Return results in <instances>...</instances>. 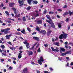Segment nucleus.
<instances>
[{
	"instance_id": "12",
	"label": "nucleus",
	"mask_w": 73,
	"mask_h": 73,
	"mask_svg": "<svg viewBox=\"0 0 73 73\" xmlns=\"http://www.w3.org/2000/svg\"><path fill=\"white\" fill-rule=\"evenodd\" d=\"M69 14V12H66L63 14V16L65 17L66 16H67Z\"/></svg>"
},
{
	"instance_id": "40",
	"label": "nucleus",
	"mask_w": 73,
	"mask_h": 73,
	"mask_svg": "<svg viewBox=\"0 0 73 73\" xmlns=\"http://www.w3.org/2000/svg\"><path fill=\"white\" fill-rule=\"evenodd\" d=\"M57 11H58L59 12H62V10L61 9H58Z\"/></svg>"
},
{
	"instance_id": "9",
	"label": "nucleus",
	"mask_w": 73,
	"mask_h": 73,
	"mask_svg": "<svg viewBox=\"0 0 73 73\" xmlns=\"http://www.w3.org/2000/svg\"><path fill=\"white\" fill-rule=\"evenodd\" d=\"M28 53V54L29 55V56H30L31 55H32L33 54V52L32 51H29L28 50H27Z\"/></svg>"
},
{
	"instance_id": "13",
	"label": "nucleus",
	"mask_w": 73,
	"mask_h": 73,
	"mask_svg": "<svg viewBox=\"0 0 73 73\" xmlns=\"http://www.w3.org/2000/svg\"><path fill=\"white\" fill-rule=\"evenodd\" d=\"M38 24H40L42 23V21L41 20H39L36 22Z\"/></svg>"
},
{
	"instance_id": "21",
	"label": "nucleus",
	"mask_w": 73,
	"mask_h": 73,
	"mask_svg": "<svg viewBox=\"0 0 73 73\" xmlns=\"http://www.w3.org/2000/svg\"><path fill=\"white\" fill-rule=\"evenodd\" d=\"M15 17H20V15L19 14L18 15L16 14L15 15Z\"/></svg>"
},
{
	"instance_id": "19",
	"label": "nucleus",
	"mask_w": 73,
	"mask_h": 73,
	"mask_svg": "<svg viewBox=\"0 0 73 73\" xmlns=\"http://www.w3.org/2000/svg\"><path fill=\"white\" fill-rule=\"evenodd\" d=\"M59 38L60 39L63 38V34H61L59 36Z\"/></svg>"
},
{
	"instance_id": "20",
	"label": "nucleus",
	"mask_w": 73,
	"mask_h": 73,
	"mask_svg": "<svg viewBox=\"0 0 73 73\" xmlns=\"http://www.w3.org/2000/svg\"><path fill=\"white\" fill-rule=\"evenodd\" d=\"M21 32L23 34H26L25 31V29H23V30L21 31Z\"/></svg>"
},
{
	"instance_id": "23",
	"label": "nucleus",
	"mask_w": 73,
	"mask_h": 73,
	"mask_svg": "<svg viewBox=\"0 0 73 73\" xmlns=\"http://www.w3.org/2000/svg\"><path fill=\"white\" fill-rule=\"evenodd\" d=\"M9 48L10 49H11V50H15V49H16V48L14 47H9Z\"/></svg>"
},
{
	"instance_id": "29",
	"label": "nucleus",
	"mask_w": 73,
	"mask_h": 73,
	"mask_svg": "<svg viewBox=\"0 0 73 73\" xmlns=\"http://www.w3.org/2000/svg\"><path fill=\"white\" fill-rule=\"evenodd\" d=\"M23 21H26V19H25V17H23Z\"/></svg>"
},
{
	"instance_id": "38",
	"label": "nucleus",
	"mask_w": 73,
	"mask_h": 73,
	"mask_svg": "<svg viewBox=\"0 0 73 73\" xmlns=\"http://www.w3.org/2000/svg\"><path fill=\"white\" fill-rule=\"evenodd\" d=\"M1 48L2 49H4V48H5V46L4 45H2L1 46Z\"/></svg>"
},
{
	"instance_id": "47",
	"label": "nucleus",
	"mask_w": 73,
	"mask_h": 73,
	"mask_svg": "<svg viewBox=\"0 0 73 73\" xmlns=\"http://www.w3.org/2000/svg\"><path fill=\"white\" fill-rule=\"evenodd\" d=\"M49 69H50V70H51V71H52L53 70V69L52 68L50 67L49 68Z\"/></svg>"
},
{
	"instance_id": "17",
	"label": "nucleus",
	"mask_w": 73,
	"mask_h": 73,
	"mask_svg": "<svg viewBox=\"0 0 73 73\" xmlns=\"http://www.w3.org/2000/svg\"><path fill=\"white\" fill-rule=\"evenodd\" d=\"M54 44L55 45H57V46H60V44H59V42H56L54 43Z\"/></svg>"
},
{
	"instance_id": "49",
	"label": "nucleus",
	"mask_w": 73,
	"mask_h": 73,
	"mask_svg": "<svg viewBox=\"0 0 73 73\" xmlns=\"http://www.w3.org/2000/svg\"><path fill=\"white\" fill-rule=\"evenodd\" d=\"M51 49H52V51H54V48H53V47H51Z\"/></svg>"
},
{
	"instance_id": "32",
	"label": "nucleus",
	"mask_w": 73,
	"mask_h": 73,
	"mask_svg": "<svg viewBox=\"0 0 73 73\" xmlns=\"http://www.w3.org/2000/svg\"><path fill=\"white\" fill-rule=\"evenodd\" d=\"M10 30V28H8L6 29H5V31H9Z\"/></svg>"
},
{
	"instance_id": "34",
	"label": "nucleus",
	"mask_w": 73,
	"mask_h": 73,
	"mask_svg": "<svg viewBox=\"0 0 73 73\" xmlns=\"http://www.w3.org/2000/svg\"><path fill=\"white\" fill-rule=\"evenodd\" d=\"M9 33V32L6 31H5L4 32V34H5V35H6V34H8V33Z\"/></svg>"
},
{
	"instance_id": "42",
	"label": "nucleus",
	"mask_w": 73,
	"mask_h": 73,
	"mask_svg": "<svg viewBox=\"0 0 73 73\" xmlns=\"http://www.w3.org/2000/svg\"><path fill=\"white\" fill-rule=\"evenodd\" d=\"M69 19L68 18H67L65 20V21H66V22H68V21H69Z\"/></svg>"
},
{
	"instance_id": "46",
	"label": "nucleus",
	"mask_w": 73,
	"mask_h": 73,
	"mask_svg": "<svg viewBox=\"0 0 73 73\" xmlns=\"http://www.w3.org/2000/svg\"><path fill=\"white\" fill-rule=\"evenodd\" d=\"M8 44H10V45H12V44L11 43V42H7Z\"/></svg>"
},
{
	"instance_id": "64",
	"label": "nucleus",
	"mask_w": 73,
	"mask_h": 73,
	"mask_svg": "<svg viewBox=\"0 0 73 73\" xmlns=\"http://www.w3.org/2000/svg\"><path fill=\"white\" fill-rule=\"evenodd\" d=\"M44 73H48V71H44Z\"/></svg>"
},
{
	"instance_id": "52",
	"label": "nucleus",
	"mask_w": 73,
	"mask_h": 73,
	"mask_svg": "<svg viewBox=\"0 0 73 73\" xmlns=\"http://www.w3.org/2000/svg\"><path fill=\"white\" fill-rule=\"evenodd\" d=\"M67 7V5H65L63 7V8H66V7Z\"/></svg>"
},
{
	"instance_id": "10",
	"label": "nucleus",
	"mask_w": 73,
	"mask_h": 73,
	"mask_svg": "<svg viewBox=\"0 0 73 73\" xmlns=\"http://www.w3.org/2000/svg\"><path fill=\"white\" fill-rule=\"evenodd\" d=\"M12 10H13V11H14V13L15 14H17V12L16 11H17L16 9L14 7H12Z\"/></svg>"
},
{
	"instance_id": "15",
	"label": "nucleus",
	"mask_w": 73,
	"mask_h": 73,
	"mask_svg": "<svg viewBox=\"0 0 73 73\" xmlns=\"http://www.w3.org/2000/svg\"><path fill=\"white\" fill-rule=\"evenodd\" d=\"M38 3V2L37 1H33V4H37Z\"/></svg>"
},
{
	"instance_id": "63",
	"label": "nucleus",
	"mask_w": 73,
	"mask_h": 73,
	"mask_svg": "<svg viewBox=\"0 0 73 73\" xmlns=\"http://www.w3.org/2000/svg\"><path fill=\"white\" fill-rule=\"evenodd\" d=\"M68 30L69 31V29H70V26L69 25L68 26Z\"/></svg>"
},
{
	"instance_id": "30",
	"label": "nucleus",
	"mask_w": 73,
	"mask_h": 73,
	"mask_svg": "<svg viewBox=\"0 0 73 73\" xmlns=\"http://www.w3.org/2000/svg\"><path fill=\"white\" fill-rule=\"evenodd\" d=\"M5 13L7 16H9V13L7 11H5Z\"/></svg>"
},
{
	"instance_id": "39",
	"label": "nucleus",
	"mask_w": 73,
	"mask_h": 73,
	"mask_svg": "<svg viewBox=\"0 0 73 73\" xmlns=\"http://www.w3.org/2000/svg\"><path fill=\"white\" fill-rule=\"evenodd\" d=\"M68 12H69V13L70 14V16H71V15H72V12L69 10L68 11Z\"/></svg>"
},
{
	"instance_id": "60",
	"label": "nucleus",
	"mask_w": 73,
	"mask_h": 73,
	"mask_svg": "<svg viewBox=\"0 0 73 73\" xmlns=\"http://www.w3.org/2000/svg\"><path fill=\"white\" fill-rule=\"evenodd\" d=\"M7 22H8V23H12V22L10 21H7Z\"/></svg>"
},
{
	"instance_id": "55",
	"label": "nucleus",
	"mask_w": 73,
	"mask_h": 73,
	"mask_svg": "<svg viewBox=\"0 0 73 73\" xmlns=\"http://www.w3.org/2000/svg\"><path fill=\"white\" fill-rule=\"evenodd\" d=\"M12 68L11 67V66H10L9 68V70H12Z\"/></svg>"
},
{
	"instance_id": "48",
	"label": "nucleus",
	"mask_w": 73,
	"mask_h": 73,
	"mask_svg": "<svg viewBox=\"0 0 73 73\" xmlns=\"http://www.w3.org/2000/svg\"><path fill=\"white\" fill-rule=\"evenodd\" d=\"M31 63L32 64V65H35V62L33 61L31 62Z\"/></svg>"
},
{
	"instance_id": "54",
	"label": "nucleus",
	"mask_w": 73,
	"mask_h": 73,
	"mask_svg": "<svg viewBox=\"0 0 73 73\" xmlns=\"http://www.w3.org/2000/svg\"><path fill=\"white\" fill-rule=\"evenodd\" d=\"M57 18H58V19H60L61 17H60V16H59V15H57L56 16Z\"/></svg>"
},
{
	"instance_id": "35",
	"label": "nucleus",
	"mask_w": 73,
	"mask_h": 73,
	"mask_svg": "<svg viewBox=\"0 0 73 73\" xmlns=\"http://www.w3.org/2000/svg\"><path fill=\"white\" fill-rule=\"evenodd\" d=\"M27 42H28V41L26 40L23 42V43L24 44H29L28 43H27Z\"/></svg>"
},
{
	"instance_id": "2",
	"label": "nucleus",
	"mask_w": 73,
	"mask_h": 73,
	"mask_svg": "<svg viewBox=\"0 0 73 73\" xmlns=\"http://www.w3.org/2000/svg\"><path fill=\"white\" fill-rule=\"evenodd\" d=\"M18 3L19 4V7H23V5H24V1L23 0H22V1L19 0L18 1Z\"/></svg>"
},
{
	"instance_id": "4",
	"label": "nucleus",
	"mask_w": 73,
	"mask_h": 73,
	"mask_svg": "<svg viewBox=\"0 0 73 73\" xmlns=\"http://www.w3.org/2000/svg\"><path fill=\"white\" fill-rule=\"evenodd\" d=\"M52 31L50 29H48L47 31V35L48 36L50 35V33H52Z\"/></svg>"
},
{
	"instance_id": "7",
	"label": "nucleus",
	"mask_w": 73,
	"mask_h": 73,
	"mask_svg": "<svg viewBox=\"0 0 73 73\" xmlns=\"http://www.w3.org/2000/svg\"><path fill=\"white\" fill-rule=\"evenodd\" d=\"M40 33L43 34V35H45L46 33V31L44 30H43L40 31Z\"/></svg>"
},
{
	"instance_id": "31",
	"label": "nucleus",
	"mask_w": 73,
	"mask_h": 73,
	"mask_svg": "<svg viewBox=\"0 0 73 73\" xmlns=\"http://www.w3.org/2000/svg\"><path fill=\"white\" fill-rule=\"evenodd\" d=\"M66 53H62L61 54V56H64L66 55Z\"/></svg>"
},
{
	"instance_id": "24",
	"label": "nucleus",
	"mask_w": 73,
	"mask_h": 73,
	"mask_svg": "<svg viewBox=\"0 0 73 73\" xmlns=\"http://www.w3.org/2000/svg\"><path fill=\"white\" fill-rule=\"evenodd\" d=\"M36 30L37 31H38L40 33V31H40V28H39L38 27H37L36 28Z\"/></svg>"
},
{
	"instance_id": "50",
	"label": "nucleus",
	"mask_w": 73,
	"mask_h": 73,
	"mask_svg": "<svg viewBox=\"0 0 73 73\" xmlns=\"http://www.w3.org/2000/svg\"><path fill=\"white\" fill-rule=\"evenodd\" d=\"M38 16H39V14H37L35 16V17H36Z\"/></svg>"
},
{
	"instance_id": "22",
	"label": "nucleus",
	"mask_w": 73,
	"mask_h": 73,
	"mask_svg": "<svg viewBox=\"0 0 73 73\" xmlns=\"http://www.w3.org/2000/svg\"><path fill=\"white\" fill-rule=\"evenodd\" d=\"M27 31H29V32H30V33H31V29H30L29 27H27Z\"/></svg>"
},
{
	"instance_id": "41",
	"label": "nucleus",
	"mask_w": 73,
	"mask_h": 73,
	"mask_svg": "<svg viewBox=\"0 0 73 73\" xmlns=\"http://www.w3.org/2000/svg\"><path fill=\"white\" fill-rule=\"evenodd\" d=\"M66 54H69V53H71V51H70L67 52L66 53Z\"/></svg>"
},
{
	"instance_id": "61",
	"label": "nucleus",
	"mask_w": 73,
	"mask_h": 73,
	"mask_svg": "<svg viewBox=\"0 0 73 73\" xmlns=\"http://www.w3.org/2000/svg\"><path fill=\"white\" fill-rule=\"evenodd\" d=\"M13 63L15 64H16V61H15V60H14L13 61Z\"/></svg>"
},
{
	"instance_id": "53",
	"label": "nucleus",
	"mask_w": 73,
	"mask_h": 73,
	"mask_svg": "<svg viewBox=\"0 0 73 73\" xmlns=\"http://www.w3.org/2000/svg\"><path fill=\"white\" fill-rule=\"evenodd\" d=\"M34 47H35L34 46H33L30 48V50H32V49H33L34 48Z\"/></svg>"
},
{
	"instance_id": "6",
	"label": "nucleus",
	"mask_w": 73,
	"mask_h": 73,
	"mask_svg": "<svg viewBox=\"0 0 73 73\" xmlns=\"http://www.w3.org/2000/svg\"><path fill=\"white\" fill-rule=\"evenodd\" d=\"M63 38L64 39H66V38L68 37V34H63Z\"/></svg>"
},
{
	"instance_id": "58",
	"label": "nucleus",
	"mask_w": 73,
	"mask_h": 73,
	"mask_svg": "<svg viewBox=\"0 0 73 73\" xmlns=\"http://www.w3.org/2000/svg\"><path fill=\"white\" fill-rule=\"evenodd\" d=\"M44 45L45 47H48V45L47 44H44Z\"/></svg>"
},
{
	"instance_id": "45",
	"label": "nucleus",
	"mask_w": 73,
	"mask_h": 73,
	"mask_svg": "<svg viewBox=\"0 0 73 73\" xmlns=\"http://www.w3.org/2000/svg\"><path fill=\"white\" fill-rule=\"evenodd\" d=\"M2 54L4 55L5 56H7V54H4L3 52L2 53Z\"/></svg>"
},
{
	"instance_id": "43",
	"label": "nucleus",
	"mask_w": 73,
	"mask_h": 73,
	"mask_svg": "<svg viewBox=\"0 0 73 73\" xmlns=\"http://www.w3.org/2000/svg\"><path fill=\"white\" fill-rule=\"evenodd\" d=\"M46 13V10L45 9L44 11V12H43V13H44V14H45V13Z\"/></svg>"
},
{
	"instance_id": "11",
	"label": "nucleus",
	"mask_w": 73,
	"mask_h": 73,
	"mask_svg": "<svg viewBox=\"0 0 73 73\" xmlns=\"http://www.w3.org/2000/svg\"><path fill=\"white\" fill-rule=\"evenodd\" d=\"M57 24L58 25V28H61V27L62 26V25H61L62 23H57Z\"/></svg>"
},
{
	"instance_id": "14",
	"label": "nucleus",
	"mask_w": 73,
	"mask_h": 73,
	"mask_svg": "<svg viewBox=\"0 0 73 73\" xmlns=\"http://www.w3.org/2000/svg\"><path fill=\"white\" fill-rule=\"evenodd\" d=\"M40 61H41V62H43L44 61H45V60H44V59L43 58V57L42 56H41L40 57Z\"/></svg>"
},
{
	"instance_id": "16",
	"label": "nucleus",
	"mask_w": 73,
	"mask_h": 73,
	"mask_svg": "<svg viewBox=\"0 0 73 73\" xmlns=\"http://www.w3.org/2000/svg\"><path fill=\"white\" fill-rule=\"evenodd\" d=\"M33 0H28L27 1V2L30 5H31V2L32 1H33Z\"/></svg>"
},
{
	"instance_id": "3",
	"label": "nucleus",
	"mask_w": 73,
	"mask_h": 73,
	"mask_svg": "<svg viewBox=\"0 0 73 73\" xmlns=\"http://www.w3.org/2000/svg\"><path fill=\"white\" fill-rule=\"evenodd\" d=\"M28 68H25L23 70V72H22V73H28Z\"/></svg>"
},
{
	"instance_id": "27",
	"label": "nucleus",
	"mask_w": 73,
	"mask_h": 73,
	"mask_svg": "<svg viewBox=\"0 0 73 73\" xmlns=\"http://www.w3.org/2000/svg\"><path fill=\"white\" fill-rule=\"evenodd\" d=\"M60 49L62 52H64V51L65 50V49H64V48H60Z\"/></svg>"
},
{
	"instance_id": "51",
	"label": "nucleus",
	"mask_w": 73,
	"mask_h": 73,
	"mask_svg": "<svg viewBox=\"0 0 73 73\" xmlns=\"http://www.w3.org/2000/svg\"><path fill=\"white\" fill-rule=\"evenodd\" d=\"M10 36H11V35H9L8 36H7V35H6V37H8V38H9V37Z\"/></svg>"
},
{
	"instance_id": "26",
	"label": "nucleus",
	"mask_w": 73,
	"mask_h": 73,
	"mask_svg": "<svg viewBox=\"0 0 73 73\" xmlns=\"http://www.w3.org/2000/svg\"><path fill=\"white\" fill-rule=\"evenodd\" d=\"M26 46L27 49H29V43H27V44H26Z\"/></svg>"
},
{
	"instance_id": "44",
	"label": "nucleus",
	"mask_w": 73,
	"mask_h": 73,
	"mask_svg": "<svg viewBox=\"0 0 73 73\" xmlns=\"http://www.w3.org/2000/svg\"><path fill=\"white\" fill-rule=\"evenodd\" d=\"M54 13L53 12H51V11H49V14H52V15H53Z\"/></svg>"
},
{
	"instance_id": "59",
	"label": "nucleus",
	"mask_w": 73,
	"mask_h": 73,
	"mask_svg": "<svg viewBox=\"0 0 73 73\" xmlns=\"http://www.w3.org/2000/svg\"><path fill=\"white\" fill-rule=\"evenodd\" d=\"M43 24H44V27H46V23H44Z\"/></svg>"
},
{
	"instance_id": "56",
	"label": "nucleus",
	"mask_w": 73,
	"mask_h": 73,
	"mask_svg": "<svg viewBox=\"0 0 73 73\" xmlns=\"http://www.w3.org/2000/svg\"><path fill=\"white\" fill-rule=\"evenodd\" d=\"M69 44H70V45H71L72 46H73V44L72 42H70L69 43Z\"/></svg>"
},
{
	"instance_id": "62",
	"label": "nucleus",
	"mask_w": 73,
	"mask_h": 73,
	"mask_svg": "<svg viewBox=\"0 0 73 73\" xmlns=\"http://www.w3.org/2000/svg\"><path fill=\"white\" fill-rule=\"evenodd\" d=\"M47 18L48 19V20H50V17H47Z\"/></svg>"
},
{
	"instance_id": "5",
	"label": "nucleus",
	"mask_w": 73,
	"mask_h": 73,
	"mask_svg": "<svg viewBox=\"0 0 73 73\" xmlns=\"http://www.w3.org/2000/svg\"><path fill=\"white\" fill-rule=\"evenodd\" d=\"M15 4V3H10L9 4V6L10 7H13L14 5Z\"/></svg>"
},
{
	"instance_id": "1",
	"label": "nucleus",
	"mask_w": 73,
	"mask_h": 73,
	"mask_svg": "<svg viewBox=\"0 0 73 73\" xmlns=\"http://www.w3.org/2000/svg\"><path fill=\"white\" fill-rule=\"evenodd\" d=\"M46 22H48V23L50 24H51V27H52L53 28H55V25H54V23L52 22H50V21L47 20H46Z\"/></svg>"
},
{
	"instance_id": "36",
	"label": "nucleus",
	"mask_w": 73,
	"mask_h": 73,
	"mask_svg": "<svg viewBox=\"0 0 73 73\" xmlns=\"http://www.w3.org/2000/svg\"><path fill=\"white\" fill-rule=\"evenodd\" d=\"M4 7V4L3 3H1V4L0 5V7L1 8H3Z\"/></svg>"
},
{
	"instance_id": "18",
	"label": "nucleus",
	"mask_w": 73,
	"mask_h": 73,
	"mask_svg": "<svg viewBox=\"0 0 73 73\" xmlns=\"http://www.w3.org/2000/svg\"><path fill=\"white\" fill-rule=\"evenodd\" d=\"M22 54L21 53H19L18 55V58L20 59L22 57Z\"/></svg>"
},
{
	"instance_id": "57",
	"label": "nucleus",
	"mask_w": 73,
	"mask_h": 73,
	"mask_svg": "<svg viewBox=\"0 0 73 73\" xmlns=\"http://www.w3.org/2000/svg\"><path fill=\"white\" fill-rule=\"evenodd\" d=\"M1 62H3V61H4V60L3 59H1Z\"/></svg>"
},
{
	"instance_id": "37",
	"label": "nucleus",
	"mask_w": 73,
	"mask_h": 73,
	"mask_svg": "<svg viewBox=\"0 0 73 73\" xmlns=\"http://www.w3.org/2000/svg\"><path fill=\"white\" fill-rule=\"evenodd\" d=\"M1 32H5V29H1Z\"/></svg>"
},
{
	"instance_id": "33",
	"label": "nucleus",
	"mask_w": 73,
	"mask_h": 73,
	"mask_svg": "<svg viewBox=\"0 0 73 73\" xmlns=\"http://www.w3.org/2000/svg\"><path fill=\"white\" fill-rule=\"evenodd\" d=\"M37 52H38L39 53L41 52V50H40V48H39L38 49Z\"/></svg>"
},
{
	"instance_id": "28",
	"label": "nucleus",
	"mask_w": 73,
	"mask_h": 73,
	"mask_svg": "<svg viewBox=\"0 0 73 73\" xmlns=\"http://www.w3.org/2000/svg\"><path fill=\"white\" fill-rule=\"evenodd\" d=\"M38 62H39L40 65H42V62H41V61H40L39 59L38 60Z\"/></svg>"
},
{
	"instance_id": "8",
	"label": "nucleus",
	"mask_w": 73,
	"mask_h": 73,
	"mask_svg": "<svg viewBox=\"0 0 73 73\" xmlns=\"http://www.w3.org/2000/svg\"><path fill=\"white\" fill-rule=\"evenodd\" d=\"M33 38L34 39V40H36V41H40V39L37 36H33Z\"/></svg>"
},
{
	"instance_id": "25",
	"label": "nucleus",
	"mask_w": 73,
	"mask_h": 73,
	"mask_svg": "<svg viewBox=\"0 0 73 73\" xmlns=\"http://www.w3.org/2000/svg\"><path fill=\"white\" fill-rule=\"evenodd\" d=\"M31 9V7L30 6H29L27 7V11H29V10H30V9Z\"/></svg>"
}]
</instances>
